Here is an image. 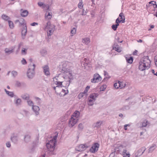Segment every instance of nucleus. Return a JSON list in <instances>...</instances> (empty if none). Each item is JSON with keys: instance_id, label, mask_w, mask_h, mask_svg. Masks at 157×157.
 Masks as SVG:
<instances>
[{"instance_id": "aec40b11", "label": "nucleus", "mask_w": 157, "mask_h": 157, "mask_svg": "<svg viewBox=\"0 0 157 157\" xmlns=\"http://www.w3.org/2000/svg\"><path fill=\"white\" fill-rule=\"evenodd\" d=\"M123 155L124 157H129L130 154L128 152H127L126 149H124L123 152Z\"/></svg>"}, {"instance_id": "c756f323", "label": "nucleus", "mask_w": 157, "mask_h": 157, "mask_svg": "<svg viewBox=\"0 0 157 157\" xmlns=\"http://www.w3.org/2000/svg\"><path fill=\"white\" fill-rule=\"evenodd\" d=\"M28 12L26 10L23 11L21 13V15L22 17L27 16L28 14Z\"/></svg>"}, {"instance_id": "f8f14e48", "label": "nucleus", "mask_w": 157, "mask_h": 157, "mask_svg": "<svg viewBox=\"0 0 157 157\" xmlns=\"http://www.w3.org/2000/svg\"><path fill=\"white\" fill-rule=\"evenodd\" d=\"M113 49L119 52H121L122 50L121 47L119 46L116 43H114L113 44Z\"/></svg>"}, {"instance_id": "1a4fd4ad", "label": "nucleus", "mask_w": 157, "mask_h": 157, "mask_svg": "<svg viewBox=\"0 0 157 157\" xmlns=\"http://www.w3.org/2000/svg\"><path fill=\"white\" fill-rule=\"evenodd\" d=\"M78 120L75 119L72 117L70 119L69 122V125L71 127H73L77 122Z\"/></svg>"}, {"instance_id": "39448f33", "label": "nucleus", "mask_w": 157, "mask_h": 157, "mask_svg": "<svg viewBox=\"0 0 157 157\" xmlns=\"http://www.w3.org/2000/svg\"><path fill=\"white\" fill-rule=\"evenodd\" d=\"M63 78V76L61 75L56 76L53 78V81L54 83L57 85L56 87H62V83L63 82L62 80L61 79L62 78Z\"/></svg>"}, {"instance_id": "473e14b6", "label": "nucleus", "mask_w": 157, "mask_h": 157, "mask_svg": "<svg viewBox=\"0 0 157 157\" xmlns=\"http://www.w3.org/2000/svg\"><path fill=\"white\" fill-rule=\"evenodd\" d=\"M95 101L93 99H91L90 98L88 102V104L89 105L92 106L94 104V103Z\"/></svg>"}, {"instance_id": "3c124183", "label": "nucleus", "mask_w": 157, "mask_h": 157, "mask_svg": "<svg viewBox=\"0 0 157 157\" xmlns=\"http://www.w3.org/2000/svg\"><path fill=\"white\" fill-rule=\"evenodd\" d=\"M123 13H121L119 14V17H120V19L121 20H123V17L124 18Z\"/></svg>"}, {"instance_id": "0e129e2a", "label": "nucleus", "mask_w": 157, "mask_h": 157, "mask_svg": "<svg viewBox=\"0 0 157 157\" xmlns=\"http://www.w3.org/2000/svg\"><path fill=\"white\" fill-rule=\"evenodd\" d=\"M137 51L136 50H135L133 52V55H136L137 54Z\"/></svg>"}, {"instance_id": "a18cd8bd", "label": "nucleus", "mask_w": 157, "mask_h": 157, "mask_svg": "<svg viewBox=\"0 0 157 157\" xmlns=\"http://www.w3.org/2000/svg\"><path fill=\"white\" fill-rule=\"evenodd\" d=\"M27 49L24 48H22L21 50V52L23 54H26V51L27 50Z\"/></svg>"}, {"instance_id": "cd10ccee", "label": "nucleus", "mask_w": 157, "mask_h": 157, "mask_svg": "<svg viewBox=\"0 0 157 157\" xmlns=\"http://www.w3.org/2000/svg\"><path fill=\"white\" fill-rule=\"evenodd\" d=\"M5 53L8 54H10L13 52V49H10L9 48H6L5 50Z\"/></svg>"}, {"instance_id": "6e6d98bb", "label": "nucleus", "mask_w": 157, "mask_h": 157, "mask_svg": "<svg viewBox=\"0 0 157 157\" xmlns=\"http://www.w3.org/2000/svg\"><path fill=\"white\" fill-rule=\"evenodd\" d=\"M152 73L154 74V75H155L157 76V71H156L155 73L154 70L152 69L151 70Z\"/></svg>"}, {"instance_id": "7ed1b4c3", "label": "nucleus", "mask_w": 157, "mask_h": 157, "mask_svg": "<svg viewBox=\"0 0 157 157\" xmlns=\"http://www.w3.org/2000/svg\"><path fill=\"white\" fill-rule=\"evenodd\" d=\"M44 30H47V35L48 37L51 36L54 32L55 29L54 25L51 24L50 21H48L47 22L44 21L43 22Z\"/></svg>"}, {"instance_id": "7c9ffc66", "label": "nucleus", "mask_w": 157, "mask_h": 157, "mask_svg": "<svg viewBox=\"0 0 157 157\" xmlns=\"http://www.w3.org/2000/svg\"><path fill=\"white\" fill-rule=\"evenodd\" d=\"M76 29L75 28H73L71 31V36H73L76 33Z\"/></svg>"}, {"instance_id": "dca6fc26", "label": "nucleus", "mask_w": 157, "mask_h": 157, "mask_svg": "<svg viewBox=\"0 0 157 157\" xmlns=\"http://www.w3.org/2000/svg\"><path fill=\"white\" fill-rule=\"evenodd\" d=\"M82 42L83 43L88 45L90 42V40L89 38L88 37L84 38L82 39Z\"/></svg>"}, {"instance_id": "37998d69", "label": "nucleus", "mask_w": 157, "mask_h": 157, "mask_svg": "<svg viewBox=\"0 0 157 157\" xmlns=\"http://www.w3.org/2000/svg\"><path fill=\"white\" fill-rule=\"evenodd\" d=\"M155 146L154 145L151 147L149 149V151L150 152H152L155 148Z\"/></svg>"}, {"instance_id": "de8ad7c7", "label": "nucleus", "mask_w": 157, "mask_h": 157, "mask_svg": "<svg viewBox=\"0 0 157 157\" xmlns=\"http://www.w3.org/2000/svg\"><path fill=\"white\" fill-rule=\"evenodd\" d=\"M114 86L116 88H119V86L118 85V82H117L115 83L114 84Z\"/></svg>"}, {"instance_id": "9b49d317", "label": "nucleus", "mask_w": 157, "mask_h": 157, "mask_svg": "<svg viewBox=\"0 0 157 157\" xmlns=\"http://www.w3.org/2000/svg\"><path fill=\"white\" fill-rule=\"evenodd\" d=\"M44 72L46 76H49L50 75V73L49 72V69L48 65H45L43 67Z\"/></svg>"}, {"instance_id": "9d476101", "label": "nucleus", "mask_w": 157, "mask_h": 157, "mask_svg": "<svg viewBox=\"0 0 157 157\" xmlns=\"http://www.w3.org/2000/svg\"><path fill=\"white\" fill-rule=\"evenodd\" d=\"M146 148L144 147H143L139 149L136 153L135 157H138L141 155L145 151Z\"/></svg>"}, {"instance_id": "680f3d73", "label": "nucleus", "mask_w": 157, "mask_h": 157, "mask_svg": "<svg viewBox=\"0 0 157 157\" xmlns=\"http://www.w3.org/2000/svg\"><path fill=\"white\" fill-rule=\"evenodd\" d=\"M87 59L86 58H84L83 60L82 61V63H87L86 62Z\"/></svg>"}, {"instance_id": "0eeeda50", "label": "nucleus", "mask_w": 157, "mask_h": 157, "mask_svg": "<svg viewBox=\"0 0 157 157\" xmlns=\"http://www.w3.org/2000/svg\"><path fill=\"white\" fill-rule=\"evenodd\" d=\"M89 146L86 144H81L78 147H77L76 149L77 151H84Z\"/></svg>"}, {"instance_id": "a211bd4d", "label": "nucleus", "mask_w": 157, "mask_h": 157, "mask_svg": "<svg viewBox=\"0 0 157 157\" xmlns=\"http://www.w3.org/2000/svg\"><path fill=\"white\" fill-rule=\"evenodd\" d=\"M82 66V67H84V69L86 70H88L90 69V65L88 64L87 63H85L83 64Z\"/></svg>"}, {"instance_id": "c9c22d12", "label": "nucleus", "mask_w": 157, "mask_h": 157, "mask_svg": "<svg viewBox=\"0 0 157 157\" xmlns=\"http://www.w3.org/2000/svg\"><path fill=\"white\" fill-rule=\"evenodd\" d=\"M21 100L20 99L18 98L16 100L15 103L18 106L21 104Z\"/></svg>"}, {"instance_id": "e2e57ef3", "label": "nucleus", "mask_w": 157, "mask_h": 157, "mask_svg": "<svg viewBox=\"0 0 157 157\" xmlns=\"http://www.w3.org/2000/svg\"><path fill=\"white\" fill-rule=\"evenodd\" d=\"M16 85L17 86H21V83L20 82L17 81L16 82Z\"/></svg>"}, {"instance_id": "6e6552de", "label": "nucleus", "mask_w": 157, "mask_h": 157, "mask_svg": "<svg viewBox=\"0 0 157 157\" xmlns=\"http://www.w3.org/2000/svg\"><path fill=\"white\" fill-rule=\"evenodd\" d=\"M99 146V144L97 143L94 144L90 148V152L94 153L97 151Z\"/></svg>"}, {"instance_id": "f03ea898", "label": "nucleus", "mask_w": 157, "mask_h": 157, "mask_svg": "<svg viewBox=\"0 0 157 157\" xmlns=\"http://www.w3.org/2000/svg\"><path fill=\"white\" fill-rule=\"evenodd\" d=\"M58 137V134L54 136L52 140H50L46 144V147L48 150V154L50 155L54 154L53 151L55 148V145L56 142V140Z\"/></svg>"}, {"instance_id": "ea45409f", "label": "nucleus", "mask_w": 157, "mask_h": 157, "mask_svg": "<svg viewBox=\"0 0 157 157\" xmlns=\"http://www.w3.org/2000/svg\"><path fill=\"white\" fill-rule=\"evenodd\" d=\"M82 3V0H79V2L78 5V7L79 8L81 9L83 7Z\"/></svg>"}, {"instance_id": "2eb2a0df", "label": "nucleus", "mask_w": 157, "mask_h": 157, "mask_svg": "<svg viewBox=\"0 0 157 157\" xmlns=\"http://www.w3.org/2000/svg\"><path fill=\"white\" fill-rule=\"evenodd\" d=\"M32 109L36 115H38L39 114V112L40 110V109L38 106L34 105L32 107Z\"/></svg>"}, {"instance_id": "bb28decb", "label": "nucleus", "mask_w": 157, "mask_h": 157, "mask_svg": "<svg viewBox=\"0 0 157 157\" xmlns=\"http://www.w3.org/2000/svg\"><path fill=\"white\" fill-rule=\"evenodd\" d=\"M2 17L3 19L5 21H10V17L6 14H3L2 15Z\"/></svg>"}, {"instance_id": "09e8293b", "label": "nucleus", "mask_w": 157, "mask_h": 157, "mask_svg": "<svg viewBox=\"0 0 157 157\" xmlns=\"http://www.w3.org/2000/svg\"><path fill=\"white\" fill-rule=\"evenodd\" d=\"M147 121H145L144 122L142 123V127H145L147 125Z\"/></svg>"}, {"instance_id": "052dcab7", "label": "nucleus", "mask_w": 157, "mask_h": 157, "mask_svg": "<svg viewBox=\"0 0 157 157\" xmlns=\"http://www.w3.org/2000/svg\"><path fill=\"white\" fill-rule=\"evenodd\" d=\"M156 2H155L152 1L149 2V4H152L153 6L155 5V4Z\"/></svg>"}, {"instance_id": "c85d7f7f", "label": "nucleus", "mask_w": 157, "mask_h": 157, "mask_svg": "<svg viewBox=\"0 0 157 157\" xmlns=\"http://www.w3.org/2000/svg\"><path fill=\"white\" fill-rule=\"evenodd\" d=\"M41 54L43 56L46 55L47 53V50L45 49H42L41 50L40 52Z\"/></svg>"}, {"instance_id": "393cba45", "label": "nucleus", "mask_w": 157, "mask_h": 157, "mask_svg": "<svg viewBox=\"0 0 157 157\" xmlns=\"http://www.w3.org/2000/svg\"><path fill=\"white\" fill-rule=\"evenodd\" d=\"M118 85L119 86V88L121 89L124 88L126 85L124 82L120 81H118Z\"/></svg>"}, {"instance_id": "412c9836", "label": "nucleus", "mask_w": 157, "mask_h": 157, "mask_svg": "<svg viewBox=\"0 0 157 157\" xmlns=\"http://www.w3.org/2000/svg\"><path fill=\"white\" fill-rule=\"evenodd\" d=\"M19 23V26L20 27L23 26V27L25 26V25H26L25 24V20L23 18H21L20 19Z\"/></svg>"}, {"instance_id": "49530a36", "label": "nucleus", "mask_w": 157, "mask_h": 157, "mask_svg": "<svg viewBox=\"0 0 157 157\" xmlns=\"http://www.w3.org/2000/svg\"><path fill=\"white\" fill-rule=\"evenodd\" d=\"M90 86H87L86 87L85 90L84 91V93H86L87 94V93L88 92V90L90 89Z\"/></svg>"}, {"instance_id": "58836bf2", "label": "nucleus", "mask_w": 157, "mask_h": 157, "mask_svg": "<svg viewBox=\"0 0 157 157\" xmlns=\"http://www.w3.org/2000/svg\"><path fill=\"white\" fill-rule=\"evenodd\" d=\"M9 26L11 29H13L14 27L13 23L12 21H9Z\"/></svg>"}, {"instance_id": "ddd939ff", "label": "nucleus", "mask_w": 157, "mask_h": 157, "mask_svg": "<svg viewBox=\"0 0 157 157\" xmlns=\"http://www.w3.org/2000/svg\"><path fill=\"white\" fill-rule=\"evenodd\" d=\"M80 114V113L79 111H75L73 113V114L71 116V117L75 118V119H76L78 120Z\"/></svg>"}, {"instance_id": "e433bc0d", "label": "nucleus", "mask_w": 157, "mask_h": 157, "mask_svg": "<svg viewBox=\"0 0 157 157\" xmlns=\"http://www.w3.org/2000/svg\"><path fill=\"white\" fill-rule=\"evenodd\" d=\"M27 102L28 103V105L30 106H32V107H33V101H31V100H29V99L27 100Z\"/></svg>"}, {"instance_id": "5fc2aeb1", "label": "nucleus", "mask_w": 157, "mask_h": 157, "mask_svg": "<svg viewBox=\"0 0 157 157\" xmlns=\"http://www.w3.org/2000/svg\"><path fill=\"white\" fill-rule=\"evenodd\" d=\"M66 90H63V89H62V92H63V93H64V94H63V95H66V94H67L68 93V90H67L66 91L67 92H66Z\"/></svg>"}, {"instance_id": "a878e982", "label": "nucleus", "mask_w": 157, "mask_h": 157, "mask_svg": "<svg viewBox=\"0 0 157 157\" xmlns=\"http://www.w3.org/2000/svg\"><path fill=\"white\" fill-rule=\"evenodd\" d=\"M87 95V94H86L85 93H84V91L80 93L78 95V98L79 99H80L83 98L84 96H86Z\"/></svg>"}, {"instance_id": "f704fd0d", "label": "nucleus", "mask_w": 157, "mask_h": 157, "mask_svg": "<svg viewBox=\"0 0 157 157\" xmlns=\"http://www.w3.org/2000/svg\"><path fill=\"white\" fill-rule=\"evenodd\" d=\"M5 90L6 91L7 94H8L9 96L12 97L13 96V94L12 92H10L7 90L6 89H5Z\"/></svg>"}, {"instance_id": "b1692460", "label": "nucleus", "mask_w": 157, "mask_h": 157, "mask_svg": "<svg viewBox=\"0 0 157 157\" xmlns=\"http://www.w3.org/2000/svg\"><path fill=\"white\" fill-rule=\"evenodd\" d=\"M52 17V13L47 12L45 14V18L46 19H50Z\"/></svg>"}, {"instance_id": "a19ab883", "label": "nucleus", "mask_w": 157, "mask_h": 157, "mask_svg": "<svg viewBox=\"0 0 157 157\" xmlns=\"http://www.w3.org/2000/svg\"><path fill=\"white\" fill-rule=\"evenodd\" d=\"M84 126L81 123L79 124L78 126V128L80 130H82Z\"/></svg>"}, {"instance_id": "79ce46f5", "label": "nucleus", "mask_w": 157, "mask_h": 157, "mask_svg": "<svg viewBox=\"0 0 157 157\" xmlns=\"http://www.w3.org/2000/svg\"><path fill=\"white\" fill-rule=\"evenodd\" d=\"M11 74H12V76L15 77L18 74L17 72L15 71H13L11 72Z\"/></svg>"}, {"instance_id": "6ab92c4d", "label": "nucleus", "mask_w": 157, "mask_h": 157, "mask_svg": "<svg viewBox=\"0 0 157 157\" xmlns=\"http://www.w3.org/2000/svg\"><path fill=\"white\" fill-rule=\"evenodd\" d=\"M31 136L29 134L26 135L24 137V140L26 142H28L30 141Z\"/></svg>"}, {"instance_id": "8fccbe9b", "label": "nucleus", "mask_w": 157, "mask_h": 157, "mask_svg": "<svg viewBox=\"0 0 157 157\" xmlns=\"http://www.w3.org/2000/svg\"><path fill=\"white\" fill-rule=\"evenodd\" d=\"M6 145L7 147H11V144L10 141L7 142L6 143Z\"/></svg>"}, {"instance_id": "13d9d810", "label": "nucleus", "mask_w": 157, "mask_h": 157, "mask_svg": "<svg viewBox=\"0 0 157 157\" xmlns=\"http://www.w3.org/2000/svg\"><path fill=\"white\" fill-rule=\"evenodd\" d=\"M36 100L38 101V103L40 104L41 102V99L38 98H36Z\"/></svg>"}, {"instance_id": "603ef678", "label": "nucleus", "mask_w": 157, "mask_h": 157, "mask_svg": "<svg viewBox=\"0 0 157 157\" xmlns=\"http://www.w3.org/2000/svg\"><path fill=\"white\" fill-rule=\"evenodd\" d=\"M21 62L24 65L25 64L27 63V62L25 59L24 58H23L22 59V60L21 61Z\"/></svg>"}, {"instance_id": "72a5a7b5", "label": "nucleus", "mask_w": 157, "mask_h": 157, "mask_svg": "<svg viewBox=\"0 0 157 157\" xmlns=\"http://www.w3.org/2000/svg\"><path fill=\"white\" fill-rule=\"evenodd\" d=\"M121 21H122L123 23H124L125 22L124 16V19L123 20H119V19L117 18L116 21V24H119V23H120Z\"/></svg>"}, {"instance_id": "4be33fe9", "label": "nucleus", "mask_w": 157, "mask_h": 157, "mask_svg": "<svg viewBox=\"0 0 157 157\" xmlns=\"http://www.w3.org/2000/svg\"><path fill=\"white\" fill-rule=\"evenodd\" d=\"M98 94H97L93 93L90 94V98L91 99H93L94 101L96 100V98L98 96Z\"/></svg>"}, {"instance_id": "5701e85b", "label": "nucleus", "mask_w": 157, "mask_h": 157, "mask_svg": "<svg viewBox=\"0 0 157 157\" xmlns=\"http://www.w3.org/2000/svg\"><path fill=\"white\" fill-rule=\"evenodd\" d=\"M11 140L14 143H17L18 141V138L17 136H14L11 138Z\"/></svg>"}, {"instance_id": "f257e3e1", "label": "nucleus", "mask_w": 157, "mask_h": 157, "mask_svg": "<svg viewBox=\"0 0 157 157\" xmlns=\"http://www.w3.org/2000/svg\"><path fill=\"white\" fill-rule=\"evenodd\" d=\"M151 61L148 56H144L139 63V68L141 71L148 69L150 67Z\"/></svg>"}, {"instance_id": "bf43d9fd", "label": "nucleus", "mask_w": 157, "mask_h": 157, "mask_svg": "<svg viewBox=\"0 0 157 157\" xmlns=\"http://www.w3.org/2000/svg\"><path fill=\"white\" fill-rule=\"evenodd\" d=\"M38 25V23L36 22H33L31 24V25L32 26H35L36 25Z\"/></svg>"}, {"instance_id": "4d7b16f0", "label": "nucleus", "mask_w": 157, "mask_h": 157, "mask_svg": "<svg viewBox=\"0 0 157 157\" xmlns=\"http://www.w3.org/2000/svg\"><path fill=\"white\" fill-rule=\"evenodd\" d=\"M38 4L39 6L41 7L43 6L44 3L42 2H38Z\"/></svg>"}, {"instance_id": "423d86ee", "label": "nucleus", "mask_w": 157, "mask_h": 157, "mask_svg": "<svg viewBox=\"0 0 157 157\" xmlns=\"http://www.w3.org/2000/svg\"><path fill=\"white\" fill-rule=\"evenodd\" d=\"M102 79L101 77L98 74H94L93 78L91 79V82L93 83L98 82Z\"/></svg>"}, {"instance_id": "c03bdc74", "label": "nucleus", "mask_w": 157, "mask_h": 157, "mask_svg": "<svg viewBox=\"0 0 157 157\" xmlns=\"http://www.w3.org/2000/svg\"><path fill=\"white\" fill-rule=\"evenodd\" d=\"M22 98L25 100H28L29 99V97L28 95H23L22 96Z\"/></svg>"}, {"instance_id": "4468645a", "label": "nucleus", "mask_w": 157, "mask_h": 157, "mask_svg": "<svg viewBox=\"0 0 157 157\" xmlns=\"http://www.w3.org/2000/svg\"><path fill=\"white\" fill-rule=\"evenodd\" d=\"M103 122L104 121H98L96 123L93 124V126L94 128H99Z\"/></svg>"}, {"instance_id": "2f4dec72", "label": "nucleus", "mask_w": 157, "mask_h": 157, "mask_svg": "<svg viewBox=\"0 0 157 157\" xmlns=\"http://www.w3.org/2000/svg\"><path fill=\"white\" fill-rule=\"evenodd\" d=\"M126 60L127 62L128 63L131 64L133 62V58L132 57H130L129 58H126Z\"/></svg>"}, {"instance_id": "f3484780", "label": "nucleus", "mask_w": 157, "mask_h": 157, "mask_svg": "<svg viewBox=\"0 0 157 157\" xmlns=\"http://www.w3.org/2000/svg\"><path fill=\"white\" fill-rule=\"evenodd\" d=\"M27 32V29L26 25H25L22 29L21 34L22 36H25Z\"/></svg>"}, {"instance_id": "864d4df0", "label": "nucleus", "mask_w": 157, "mask_h": 157, "mask_svg": "<svg viewBox=\"0 0 157 157\" xmlns=\"http://www.w3.org/2000/svg\"><path fill=\"white\" fill-rule=\"evenodd\" d=\"M86 14V11L85 10H84V9H83L82 10V15H85Z\"/></svg>"}, {"instance_id": "69168bd1", "label": "nucleus", "mask_w": 157, "mask_h": 157, "mask_svg": "<svg viewBox=\"0 0 157 157\" xmlns=\"http://www.w3.org/2000/svg\"><path fill=\"white\" fill-rule=\"evenodd\" d=\"M128 124H125L124 126V129L125 130H126L127 129V127L128 126Z\"/></svg>"}, {"instance_id": "774afa93", "label": "nucleus", "mask_w": 157, "mask_h": 157, "mask_svg": "<svg viewBox=\"0 0 157 157\" xmlns=\"http://www.w3.org/2000/svg\"><path fill=\"white\" fill-rule=\"evenodd\" d=\"M155 58H156V60L155 62V65L157 67V56H156Z\"/></svg>"}, {"instance_id": "20e7f679", "label": "nucleus", "mask_w": 157, "mask_h": 157, "mask_svg": "<svg viewBox=\"0 0 157 157\" xmlns=\"http://www.w3.org/2000/svg\"><path fill=\"white\" fill-rule=\"evenodd\" d=\"M35 64H30L29 66V68L27 73V76L30 79H31L34 76L35 74Z\"/></svg>"}, {"instance_id": "338daca9", "label": "nucleus", "mask_w": 157, "mask_h": 157, "mask_svg": "<svg viewBox=\"0 0 157 157\" xmlns=\"http://www.w3.org/2000/svg\"><path fill=\"white\" fill-rule=\"evenodd\" d=\"M5 155L3 153H2L0 155V157H5Z\"/></svg>"}, {"instance_id": "4c0bfd02", "label": "nucleus", "mask_w": 157, "mask_h": 157, "mask_svg": "<svg viewBox=\"0 0 157 157\" xmlns=\"http://www.w3.org/2000/svg\"><path fill=\"white\" fill-rule=\"evenodd\" d=\"M119 25V24H116V25H113L112 26V28L115 31L117 30V27Z\"/></svg>"}]
</instances>
